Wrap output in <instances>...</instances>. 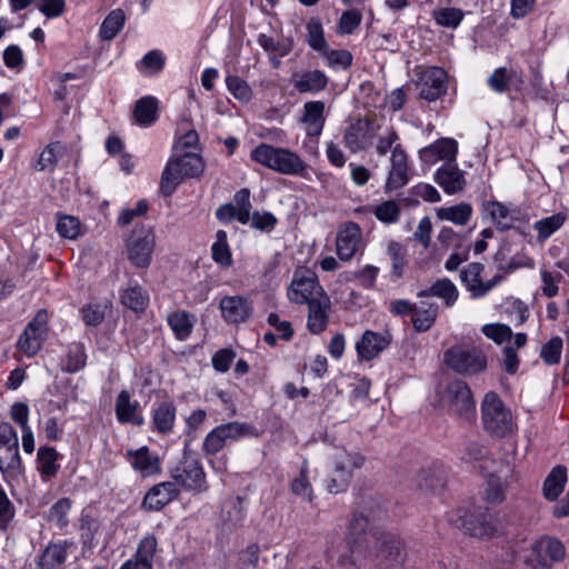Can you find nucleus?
Listing matches in <instances>:
<instances>
[{
  "label": "nucleus",
  "instance_id": "6e6552de",
  "mask_svg": "<svg viewBox=\"0 0 569 569\" xmlns=\"http://www.w3.org/2000/svg\"><path fill=\"white\" fill-rule=\"evenodd\" d=\"M372 537L375 540V557L379 566L392 569L405 561V543L397 535L387 531H376L372 533Z\"/></svg>",
  "mask_w": 569,
  "mask_h": 569
},
{
  "label": "nucleus",
  "instance_id": "0e129e2a",
  "mask_svg": "<svg viewBox=\"0 0 569 569\" xmlns=\"http://www.w3.org/2000/svg\"><path fill=\"white\" fill-rule=\"evenodd\" d=\"M226 83L231 94L243 102L249 101V86L238 76H227Z\"/></svg>",
  "mask_w": 569,
  "mask_h": 569
},
{
  "label": "nucleus",
  "instance_id": "a19ab883",
  "mask_svg": "<svg viewBox=\"0 0 569 569\" xmlns=\"http://www.w3.org/2000/svg\"><path fill=\"white\" fill-rule=\"evenodd\" d=\"M166 63L164 54L158 50L153 49L148 51L139 61H137V69L143 74H156L160 72Z\"/></svg>",
  "mask_w": 569,
  "mask_h": 569
},
{
  "label": "nucleus",
  "instance_id": "4be33fe9",
  "mask_svg": "<svg viewBox=\"0 0 569 569\" xmlns=\"http://www.w3.org/2000/svg\"><path fill=\"white\" fill-rule=\"evenodd\" d=\"M458 152V143L451 138H441L435 143L422 148L419 157L425 163L433 164L439 160L455 162Z\"/></svg>",
  "mask_w": 569,
  "mask_h": 569
},
{
  "label": "nucleus",
  "instance_id": "6ab92c4d",
  "mask_svg": "<svg viewBox=\"0 0 569 569\" xmlns=\"http://www.w3.org/2000/svg\"><path fill=\"white\" fill-rule=\"evenodd\" d=\"M361 240V229L355 222L343 224L337 234V254L343 261L352 259Z\"/></svg>",
  "mask_w": 569,
  "mask_h": 569
},
{
  "label": "nucleus",
  "instance_id": "69168bd1",
  "mask_svg": "<svg viewBox=\"0 0 569 569\" xmlns=\"http://www.w3.org/2000/svg\"><path fill=\"white\" fill-rule=\"evenodd\" d=\"M291 490L295 495L300 496L303 500L311 501L312 489L307 477V468H301L299 477H297L291 483Z\"/></svg>",
  "mask_w": 569,
  "mask_h": 569
},
{
  "label": "nucleus",
  "instance_id": "79ce46f5",
  "mask_svg": "<svg viewBox=\"0 0 569 569\" xmlns=\"http://www.w3.org/2000/svg\"><path fill=\"white\" fill-rule=\"evenodd\" d=\"M121 302L127 308L139 312L147 308L149 296L140 286H133L129 287L121 293Z\"/></svg>",
  "mask_w": 569,
  "mask_h": 569
},
{
  "label": "nucleus",
  "instance_id": "5fc2aeb1",
  "mask_svg": "<svg viewBox=\"0 0 569 569\" xmlns=\"http://www.w3.org/2000/svg\"><path fill=\"white\" fill-rule=\"evenodd\" d=\"M432 16L439 26L455 29L463 19V11L458 8H443L435 10Z\"/></svg>",
  "mask_w": 569,
  "mask_h": 569
},
{
  "label": "nucleus",
  "instance_id": "a211bd4d",
  "mask_svg": "<svg viewBox=\"0 0 569 569\" xmlns=\"http://www.w3.org/2000/svg\"><path fill=\"white\" fill-rule=\"evenodd\" d=\"M407 153L397 144L391 152V168L386 181L385 192L389 193L393 190L400 189L409 181Z\"/></svg>",
  "mask_w": 569,
  "mask_h": 569
},
{
  "label": "nucleus",
  "instance_id": "f704fd0d",
  "mask_svg": "<svg viewBox=\"0 0 569 569\" xmlns=\"http://www.w3.org/2000/svg\"><path fill=\"white\" fill-rule=\"evenodd\" d=\"M168 325L179 340H186L192 332L196 318L187 311H176L168 316Z\"/></svg>",
  "mask_w": 569,
  "mask_h": 569
},
{
  "label": "nucleus",
  "instance_id": "2f4dec72",
  "mask_svg": "<svg viewBox=\"0 0 569 569\" xmlns=\"http://www.w3.org/2000/svg\"><path fill=\"white\" fill-rule=\"evenodd\" d=\"M133 118L140 127L151 126L158 118V100L152 96H146L137 100L133 109Z\"/></svg>",
  "mask_w": 569,
  "mask_h": 569
},
{
  "label": "nucleus",
  "instance_id": "c9c22d12",
  "mask_svg": "<svg viewBox=\"0 0 569 569\" xmlns=\"http://www.w3.org/2000/svg\"><path fill=\"white\" fill-rule=\"evenodd\" d=\"M567 481V470L562 466L555 467L543 482V496L555 500L563 490Z\"/></svg>",
  "mask_w": 569,
  "mask_h": 569
},
{
  "label": "nucleus",
  "instance_id": "f257e3e1",
  "mask_svg": "<svg viewBox=\"0 0 569 569\" xmlns=\"http://www.w3.org/2000/svg\"><path fill=\"white\" fill-rule=\"evenodd\" d=\"M202 171L203 162L197 152H179V148H173L172 156L161 176V190L169 196L184 178L197 177Z\"/></svg>",
  "mask_w": 569,
  "mask_h": 569
},
{
  "label": "nucleus",
  "instance_id": "4c0bfd02",
  "mask_svg": "<svg viewBox=\"0 0 569 569\" xmlns=\"http://www.w3.org/2000/svg\"><path fill=\"white\" fill-rule=\"evenodd\" d=\"M387 253L391 260V277L400 279L407 266V249L398 241H389Z\"/></svg>",
  "mask_w": 569,
  "mask_h": 569
},
{
  "label": "nucleus",
  "instance_id": "39448f33",
  "mask_svg": "<svg viewBox=\"0 0 569 569\" xmlns=\"http://www.w3.org/2000/svg\"><path fill=\"white\" fill-rule=\"evenodd\" d=\"M169 473L173 479L172 482L186 491L202 493L208 490L206 473L201 463L187 453L170 469Z\"/></svg>",
  "mask_w": 569,
  "mask_h": 569
},
{
  "label": "nucleus",
  "instance_id": "f8f14e48",
  "mask_svg": "<svg viewBox=\"0 0 569 569\" xmlns=\"http://www.w3.org/2000/svg\"><path fill=\"white\" fill-rule=\"evenodd\" d=\"M417 88L420 98L436 101L447 92V72L439 67H428L418 73Z\"/></svg>",
  "mask_w": 569,
  "mask_h": 569
},
{
  "label": "nucleus",
  "instance_id": "4d7b16f0",
  "mask_svg": "<svg viewBox=\"0 0 569 569\" xmlns=\"http://www.w3.org/2000/svg\"><path fill=\"white\" fill-rule=\"evenodd\" d=\"M506 482L496 476H490L487 481L486 499L491 503L502 502L506 498Z\"/></svg>",
  "mask_w": 569,
  "mask_h": 569
},
{
  "label": "nucleus",
  "instance_id": "ddd939ff",
  "mask_svg": "<svg viewBox=\"0 0 569 569\" xmlns=\"http://www.w3.org/2000/svg\"><path fill=\"white\" fill-rule=\"evenodd\" d=\"M326 295L311 272H296L288 290V297L292 302L307 303L316 301L318 297Z\"/></svg>",
  "mask_w": 569,
  "mask_h": 569
},
{
  "label": "nucleus",
  "instance_id": "412c9836",
  "mask_svg": "<svg viewBox=\"0 0 569 569\" xmlns=\"http://www.w3.org/2000/svg\"><path fill=\"white\" fill-rule=\"evenodd\" d=\"M391 340L392 337L389 332L379 333L366 330L362 333L361 339L356 345L359 358L372 360L389 347Z\"/></svg>",
  "mask_w": 569,
  "mask_h": 569
},
{
  "label": "nucleus",
  "instance_id": "a18cd8bd",
  "mask_svg": "<svg viewBox=\"0 0 569 569\" xmlns=\"http://www.w3.org/2000/svg\"><path fill=\"white\" fill-rule=\"evenodd\" d=\"M57 232L60 237L69 240H74L83 233L79 219L69 214L57 217Z\"/></svg>",
  "mask_w": 569,
  "mask_h": 569
},
{
  "label": "nucleus",
  "instance_id": "5701e85b",
  "mask_svg": "<svg viewBox=\"0 0 569 569\" xmlns=\"http://www.w3.org/2000/svg\"><path fill=\"white\" fill-rule=\"evenodd\" d=\"M116 417L120 423H131L133 426H142L144 419L140 411V403L132 400L129 391L121 390L116 399L114 406Z\"/></svg>",
  "mask_w": 569,
  "mask_h": 569
},
{
  "label": "nucleus",
  "instance_id": "cd10ccee",
  "mask_svg": "<svg viewBox=\"0 0 569 569\" xmlns=\"http://www.w3.org/2000/svg\"><path fill=\"white\" fill-rule=\"evenodd\" d=\"M176 420V406L172 401H161L152 409L153 429L160 433L171 432Z\"/></svg>",
  "mask_w": 569,
  "mask_h": 569
},
{
  "label": "nucleus",
  "instance_id": "49530a36",
  "mask_svg": "<svg viewBox=\"0 0 569 569\" xmlns=\"http://www.w3.org/2000/svg\"><path fill=\"white\" fill-rule=\"evenodd\" d=\"M158 551V539L154 535H146L138 543L134 557L153 569V559Z\"/></svg>",
  "mask_w": 569,
  "mask_h": 569
},
{
  "label": "nucleus",
  "instance_id": "393cba45",
  "mask_svg": "<svg viewBox=\"0 0 569 569\" xmlns=\"http://www.w3.org/2000/svg\"><path fill=\"white\" fill-rule=\"evenodd\" d=\"M435 180L449 194L461 191L466 184L463 172L459 170L456 161L443 163L437 170Z\"/></svg>",
  "mask_w": 569,
  "mask_h": 569
},
{
  "label": "nucleus",
  "instance_id": "6e6d98bb",
  "mask_svg": "<svg viewBox=\"0 0 569 569\" xmlns=\"http://www.w3.org/2000/svg\"><path fill=\"white\" fill-rule=\"evenodd\" d=\"M376 218L385 223H395L399 220L400 207L393 200L378 204L373 211Z\"/></svg>",
  "mask_w": 569,
  "mask_h": 569
},
{
  "label": "nucleus",
  "instance_id": "4468645a",
  "mask_svg": "<svg viewBox=\"0 0 569 569\" xmlns=\"http://www.w3.org/2000/svg\"><path fill=\"white\" fill-rule=\"evenodd\" d=\"M452 521L472 537H488L495 530L493 516L488 508H478L473 512L459 516Z\"/></svg>",
  "mask_w": 569,
  "mask_h": 569
},
{
  "label": "nucleus",
  "instance_id": "f3484780",
  "mask_svg": "<svg viewBox=\"0 0 569 569\" xmlns=\"http://www.w3.org/2000/svg\"><path fill=\"white\" fill-rule=\"evenodd\" d=\"M216 217L222 223L238 221L246 224L249 221V189L237 192L233 202L220 206Z\"/></svg>",
  "mask_w": 569,
  "mask_h": 569
},
{
  "label": "nucleus",
  "instance_id": "338daca9",
  "mask_svg": "<svg viewBox=\"0 0 569 569\" xmlns=\"http://www.w3.org/2000/svg\"><path fill=\"white\" fill-rule=\"evenodd\" d=\"M369 530V519L363 513H355L349 526V539L358 543L361 535Z\"/></svg>",
  "mask_w": 569,
  "mask_h": 569
},
{
  "label": "nucleus",
  "instance_id": "680f3d73",
  "mask_svg": "<svg viewBox=\"0 0 569 569\" xmlns=\"http://www.w3.org/2000/svg\"><path fill=\"white\" fill-rule=\"evenodd\" d=\"M36 6L47 19L59 18L66 11L64 0H38Z\"/></svg>",
  "mask_w": 569,
  "mask_h": 569
},
{
  "label": "nucleus",
  "instance_id": "f03ea898",
  "mask_svg": "<svg viewBox=\"0 0 569 569\" xmlns=\"http://www.w3.org/2000/svg\"><path fill=\"white\" fill-rule=\"evenodd\" d=\"M251 158L262 166L287 176H299L307 169V163L297 153L267 143L258 146L251 152Z\"/></svg>",
  "mask_w": 569,
  "mask_h": 569
},
{
  "label": "nucleus",
  "instance_id": "9d476101",
  "mask_svg": "<svg viewBox=\"0 0 569 569\" xmlns=\"http://www.w3.org/2000/svg\"><path fill=\"white\" fill-rule=\"evenodd\" d=\"M48 333V315L44 310L37 312L18 340V348L28 357L37 355Z\"/></svg>",
  "mask_w": 569,
  "mask_h": 569
},
{
  "label": "nucleus",
  "instance_id": "7ed1b4c3",
  "mask_svg": "<svg viewBox=\"0 0 569 569\" xmlns=\"http://www.w3.org/2000/svg\"><path fill=\"white\" fill-rule=\"evenodd\" d=\"M443 362L456 373L471 377L487 369L488 357L480 347L456 345L445 351Z\"/></svg>",
  "mask_w": 569,
  "mask_h": 569
},
{
  "label": "nucleus",
  "instance_id": "37998d69",
  "mask_svg": "<svg viewBox=\"0 0 569 569\" xmlns=\"http://www.w3.org/2000/svg\"><path fill=\"white\" fill-rule=\"evenodd\" d=\"M565 221L566 217L561 213H556L536 221L533 229L538 232V241H546L551 234L562 227Z\"/></svg>",
  "mask_w": 569,
  "mask_h": 569
},
{
  "label": "nucleus",
  "instance_id": "ea45409f",
  "mask_svg": "<svg viewBox=\"0 0 569 569\" xmlns=\"http://www.w3.org/2000/svg\"><path fill=\"white\" fill-rule=\"evenodd\" d=\"M472 214V207L469 203H459L452 207H443L437 210L438 218L449 220L456 224L465 226Z\"/></svg>",
  "mask_w": 569,
  "mask_h": 569
},
{
  "label": "nucleus",
  "instance_id": "473e14b6",
  "mask_svg": "<svg viewBox=\"0 0 569 569\" xmlns=\"http://www.w3.org/2000/svg\"><path fill=\"white\" fill-rule=\"evenodd\" d=\"M87 355L82 343L72 342L66 348L61 358L60 368L62 371L74 373L86 366Z\"/></svg>",
  "mask_w": 569,
  "mask_h": 569
},
{
  "label": "nucleus",
  "instance_id": "58836bf2",
  "mask_svg": "<svg viewBox=\"0 0 569 569\" xmlns=\"http://www.w3.org/2000/svg\"><path fill=\"white\" fill-rule=\"evenodd\" d=\"M126 22L124 12L121 9L112 10L102 21L99 33L103 40H112L117 37Z\"/></svg>",
  "mask_w": 569,
  "mask_h": 569
},
{
  "label": "nucleus",
  "instance_id": "e2e57ef3",
  "mask_svg": "<svg viewBox=\"0 0 569 569\" xmlns=\"http://www.w3.org/2000/svg\"><path fill=\"white\" fill-rule=\"evenodd\" d=\"M227 440L223 430L218 426L207 435L203 449L207 453H216L224 447Z\"/></svg>",
  "mask_w": 569,
  "mask_h": 569
},
{
  "label": "nucleus",
  "instance_id": "7c9ffc66",
  "mask_svg": "<svg viewBox=\"0 0 569 569\" xmlns=\"http://www.w3.org/2000/svg\"><path fill=\"white\" fill-rule=\"evenodd\" d=\"M220 310L224 320L231 323H238L246 319L249 309L246 299L239 296H232L221 299Z\"/></svg>",
  "mask_w": 569,
  "mask_h": 569
},
{
  "label": "nucleus",
  "instance_id": "c03bdc74",
  "mask_svg": "<svg viewBox=\"0 0 569 569\" xmlns=\"http://www.w3.org/2000/svg\"><path fill=\"white\" fill-rule=\"evenodd\" d=\"M335 468L336 471H347L349 476H352L355 469L361 468L365 458L357 452H347L346 450H338L335 456Z\"/></svg>",
  "mask_w": 569,
  "mask_h": 569
},
{
  "label": "nucleus",
  "instance_id": "c85d7f7f",
  "mask_svg": "<svg viewBox=\"0 0 569 569\" xmlns=\"http://www.w3.org/2000/svg\"><path fill=\"white\" fill-rule=\"evenodd\" d=\"M419 298L438 297L445 301L446 307H452L459 297V291L455 283L447 279H439L428 289L421 290L417 295Z\"/></svg>",
  "mask_w": 569,
  "mask_h": 569
},
{
  "label": "nucleus",
  "instance_id": "8fccbe9b",
  "mask_svg": "<svg viewBox=\"0 0 569 569\" xmlns=\"http://www.w3.org/2000/svg\"><path fill=\"white\" fill-rule=\"evenodd\" d=\"M212 259L220 266L228 267L231 264V252L227 242V233L219 230L216 233V241L211 246Z\"/></svg>",
  "mask_w": 569,
  "mask_h": 569
},
{
  "label": "nucleus",
  "instance_id": "603ef678",
  "mask_svg": "<svg viewBox=\"0 0 569 569\" xmlns=\"http://www.w3.org/2000/svg\"><path fill=\"white\" fill-rule=\"evenodd\" d=\"M563 341L560 337H553L546 342L540 350V358L548 366H555L560 362Z\"/></svg>",
  "mask_w": 569,
  "mask_h": 569
},
{
  "label": "nucleus",
  "instance_id": "0eeeda50",
  "mask_svg": "<svg viewBox=\"0 0 569 569\" xmlns=\"http://www.w3.org/2000/svg\"><path fill=\"white\" fill-rule=\"evenodd\" d=\"M442 400L460 419L470 422L476 418V402L467 382L456 379L448 383Z\"/></svg>",
  "mask_w": 569,
  "mask_h": 569
},
{
  "label": "nucleus",
  "instance_id": "bb28decb",
  "mask_svg": "<svg viewBox=\"0 0 569 569\" xmlns=\"http://www.w3.org/2000/svg\"><path fill=\"white\" fill-rule=\"evenodd\" d=\"M292 82L299 92H319L327 87L328 78L320 70H311L293 73Z\"/></svg>",
  "mask_w": 569,
  "mask_h": 569
},
{
  "label": "nucleus",
  "instance_id": "13d9d810",
  "mask_svg": "<svg viewBox=\"0 0 569 569\" xmlns=\"http://www.w3.org/2000/svg\"><path fill=\"white\" fill-rule=\"evenodd\" d=\"M16 515V508L7 492L0 487V530L6 531L11 525Z\"/></svg>",
  "mask_w": 569,
  "mask_h": 569
},
{
  "label": "nucleus",
  "instance_id": "864d4df0",
  "mask_svg": "<svg viewBox=\"0 0 569 569\" xmlns=\"http://www.w3.org/2000/svg\"><path fill=\"white\" fill-rule=\"evenodd\" d=\"M107 305L101 302H89L80 309L82 321L87 326L96 327L100 325L106 316Z\"/></svg>",
  "mask_w": 569,
  "mask_h": 569
},
{
  "label": "nucleus",
  "instance_id": "de8ad7c7",
  "mask_svg": "<svg viewBox=\"0 0 569 569\" xmlns=\"http://www.w3.org/2000/svg\"><path fill=\"white\" fill-rule=\"evenodd\" d=\"M516 78L517 73L513 70L500 67L488 78V86L493 91L502 93L510 88Z\"/></svg>",
  "mask_w": 569,
  "mask_h": 569
},
{
  "label": "nucleus",
  "instance_id": "dca6fc26",
  "mask_svg": "<svg viewBox=\"0 0 569 569\" xmlns=\"http://www.w3.org/2000/svg\"><path fill=\"white\" fill-rule=\"evenodd\" d=\"M126 458L131 468L143 478L152 477L161 471L159 455L147 446L127 450Z\"/></svg>",
  "mask_w": 569,
  "mask_h": 569
},
{
  "label": "nucleus",
  "instance_id": "423d86ee",
  "mask_svg": "<svg viewBox=\"0 0 569 569\" xmlns=\"http://www.w3.org/2000/svg\"><path fill=\"white\" fill-rule=\"evenodd\" d=\"M156 247V234L150 226H136L127 241L129 261L138 268L150 266Z\"/></svg>",
  "mask_w": 569,
  "mask_h": 569
},
{
  "label": "nucleus",
  "instance_id": "2eb2a0df",
  "mask_svg": "<svg viewBox=\"0 0 569 569\" xmlns=\"http://www.w3.org/2000/svg\"><path fill=\"white\" fill-rule=\"evenodd\" d=\"M485 270V266L480 262H471L460 272V279L462 283L470 291L472 298L485 297L493 287H496L502 279L503 276L498 273L488 281L481 280V273Z\"/></svg>",
  "mask_w": 569,
  "mask_h": 569
},
{
  "label": "nucleus",
  "instance_id": "20e7f679",
  "mask_svg": "<svg viewBox=\"0 0 569 569\" xmlns=\"http://www.w3.org/2000/svg\"><path fill=\"white\" fill-rule=\"evenodd\" d=\"M481 419L486 431L498 438L507 437L515 427L511 411L492 391L486 393L481 402Z\"/></svg>",
  "mask_w": 569,
  "mask_h": 569
},
{
  "label": "nucleus",
  "instance_id": "1a4fd4ad",
  "mask_svg": "<svg viewBox=\"0 0 569 569\" xmlns=\"http://www.w3.org/2000/svg\"><path fill=\"white\" fill-rule=\"evenodd\" d=\"M380 130L379 119L370 117L358 119L347 128L343 140L347 148L355 153L372 147Z\"/></svg>",
  "mask_w": 569,
  "mask_h": 569
},
{
  "label": "nucleus",
  "instance_id": "774afa93",
  "mask_svg": "<svg viewBox=\"0 0 569 569\" xmlns=\"http://www.w3.org/2000/svg\"><path fill=\"white\" fill-rule=\"evenodd\" d=\"M278 220L270 212H251V227L263 232H271Z\"/></svg>",
  "mask_w": 569,
  "mask_h": 569
},
{
  "label": "nucleus",
  "instance_id": "9b49d317",
  "mask_svg": "<svg viewBox=\"0 0 569 569\" xmlns=\"http://www.w3.org/2000/svg\"><path fill=\"white\" fill-rule=\"evenodd\" d=\"M565 555V547L559 540L545 537L532 543L529 561L533 567L551 569L553 562L561 561Z\"/></svg>",
  "mask_w": 569,
  "mask_h": 569
},
{
  "label": "nucleus",
  "instance_id": "a878e982",
  "mask_svg": "<svg viewBox=\"0 0 569 569\" xmlns=\"http://www.w3.org/2000/svg\"><path fill=\"white\" fill-rule=\"evenodd\" d=\"M439 306L435 302L420 301L415 303L411 322L417 332L428 331L437 320Z\"/></svg>",
  "mask_w": 569,
  "mask_h": 569
},
{
  "label": "nucleus",
  "instance_id": "3c124183",
  "mask_svg": "<svg viewBox=\"0 0 569 569\" xmlns=\"http://www.w3.org/2000/svg\"><path fill=\"white\" fill-rule=\"evenodd\" d=\"M20 465L19 447H0V470L3 473H16Z\"/></svg>",
  "mask_w": 569,
  "mask_h": 569
},
{
  "label": "nucleus",
  "instance_id": "09e8293b",
  "mask_svg": "<svg viewBox=\"0 0 569 569\" xmlns=\"http://www.w3.org/2000/svg\"><path fill=\"white\" fill-rule=\"evenodd\" d=\"M307 42L316 51L327 50V41L323 36V28L318 18H311L307 23Z\"/></svg>",
  "mask_w": 569,
  "mask_h": 569
},
{
  "label": "nucleus",
  "instance_id": "e433bc0d",
  "mask_svg": "<svg viewBox=\"0 0 569 569\" xmlns=\"http://www.w3.org/2000/svg\"><path fill=\"white\" fill-rule=\"evenodd\" d=\"M64 150L66 147L58 141L47 144L39 154L34 166L36 170L52 171L57 167L58 160L62 157Z\"/></svg>",
  "mask_w": 569,
  "mask_h": 569
},
{
  "label": "nucleus",
  "instance_id": "c756f323",
  "mask_svg": "<svg viewBox=\"0 0 569 569\" xmlns=\"http://www.w3.org/2000/svg\"><path fill=\"white\" fill-rule=\"evenodd\" d=\"M258 41L266 51L271 53L270 61L274 68L280 66V58L287 56L292 49V42L289 38H272L260 34Z\"/></svg>",
  "mask_w": 569,
  "mask_h": 569
},
{
  "label": "nucleus",
  "instance_id": "052dcab7",
  "mask_svg": "<svg viewBox=\"0 0 569 569\" xmlns=\"http://www.w3.org/2000/svg\"><path fill=\"white\" fill-rule=\"evenodd\" d=\"M487 210L492 219L495 226L500 230H507L510 228V221L508 220L509 210L499 202L492 201L487 204Z\"/></svg>",
  "mask_w": 569,
  "mask_h": 569
},
{
  "label": "nucleus",
  "instance_id": "bf43d9fd",
  "mask_svg": "<svg viewBox=\"0 0 569 569\" xmlns=\"http://www.w3.org/2000/svg\"><path fill=\"white\" fill-rule=\"evenodd\" d=\"M482 333L498 345L508 341L512 337L509 326L502 323H489L481 328Z\"/></svg>",
  "mask_w": 569,
  "mask_h": 569
},
{
  "label": "nucleus",
  "instance_id": "b1692460",
  "mask_svg": "<svg viewBox=\"0 0 569 569\" xmlns=\"http://www.w3.org/2000/svg\"><path fill=\"white\" fill-rule=\"evenodd\" d=\"M307 328L313 335H319L326 330L329 321L331 308L330 299L327 295H321L316 301L308 305Z\"/></svg>",
  "mask_w": 569,
  "mask_h": 569
},
{
  "label": "nucleus",
  "instance_id": "aec40b11",
  "mask_svg": "<svg viewBox=\"0 0 569 569\" xmlns=\"http://www.w3.org/2000/svg\"><path fill=\"white\" fill-rule=\"evenodd\" d=\"M179 495L174 482L163 481L151 487L146 493L142 506L149 511H160Z\"/></svg>",
  "mask_w": 569,
  "mask_h": 569
},
{
  "label": "nucleus",
  "instance_id": "72a5a7b5",
  "mask_svg": "<svg viewBox=\"0 0 569 569\" xmlns=\"http://www.w3.org/2000/svg\"><path fill=\"white\" fill-rule=\"evenodd\" d=\"M59 453L52 447H40L37 453L38 471L41 478L47 481L54 477L60 468L58 463Z\"/></svg>",
  "mask_w": 569,
  "mask_h": 569
}]
</instances>
